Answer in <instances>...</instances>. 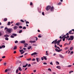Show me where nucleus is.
Segmentation results:
<instances>
[{"label": "nucleus", "mask_w": 74, "mask_h": 74, "mask_svg": "<svg viewBox=\"0 0 74 74\" xmlns=\"http://www.w3.org/2000/svg\"><path fill=\"white\" fill-rule=\"evenodd\" d=\"M50 11H51L53 12V11H54V8L53 7H51L50 8Z\"/></svg>", "instance_id": "39448f33"}, {"label": "nucleus", "mask_w": 74, "mask_h": 74, "mask_svg": "<svg viewBox=\"0 0 74 74\" xmlns=\"http://www.w3.org/2000/svg\"><path fill=\"white\" fill-rule=\"evenodd\" d=\"M29 22L28 21H26V24H29Z\"/></svg>", "instance_id": "a19ab883"}, {"label": "nucleus", "mask_w": 74, "mask_h": 74, "mask_svg": "<svg viewBox=\"0 0 74 74\" xmlns=\"http://www.w3.org/2000/svg\"><path fill=\"white\" fill-rule=\"evenodd\" d=\"M66 35H64V36H63L62 37H63L64 38H66Z\"/></svg>", "instance_id": "e433bc0d"}, {"label": "nucleus", "mask_w": 74, "mask_h": 74, "mask_svg": "<svg viewBox=\"0 0 74 74\" xmlns=\"http://www.w3.org/2000/svg\"><path fill=\"white\" fill-rule=\"evenodd\" d=\"M46 55H47V56H48V51H46Z\"/></svg>", "instance_id": "a878e982"}, {"label": "nucleus", "mask_w": 74, "mask_h": 74, "mask_svg": "<svg viewBox=\"0 0 74 74\" xmlns=\"http://www.w3.org/2000/svg\"><path fill=\"white\" fill-rule=\"evenodd\" d=\"M10 23H11L10 22V21L8 22L7 23V25L8 26H10V25H11L10 24Z\"/></svg>", "instance_id": "ddd939ff"}, {"label": "nucleus", "mask_w": 74, "mask_h": 74, "mask_svg": "<svg viewBox=\"0 0 74 74\" xmlns=\"http://www.w3.org/2000/svg\"><path fill=\"white\" fill-rule=\"evenodd\" d=\"M48 70H49V71H51V69L50 68L48 69Z\"/></svg>", "instance_id": "864d4df0"}, {"label": "nucleus", "mask_w": 74, "mask_h": 74, "mask_svg": "<svg viewBox=\"0 0 74 74\" xmlns=\"http://www.w3.org/2000/svg\"><path fill=\"white\" fill-rule=\"evenodd\" d=\"M30 42H31V43H34L36 42V41H32L31 40L30 41Z\"/></svg>", "instance_id": "4468645a"}, {"label": "nucleus", "mask_w": 74, "mask_h": 74, "mask_svg": "<svg viewBox=\"0 0 74 74\" xmlns=\"http://www.w3.org/2000/svg\"><path fill=\"white\" fill-rule=\"evenodd\" d=\"M60 56L61 58H64V57L62 56V55H60Z\"/></svg>", "instance_id": "a211bd4d"}, {"label": "nucleus", "mask_w": 74, "mask_h": 74, "mask_svg": "<svg viewBox=\"0 0 74 74\" xmlns=\"http://www.w3.org/2000/svg\"><path fill=\"white\" fill-rule=\"evenodd\" d=\"M4 21H5V22L6 21H7V18H4Z\"/></svg>", "instance_id": "5701e85b"}, {"label": "nucleus", "mask_w": 74, "mask_h": 74, "mask_svg": "<svg viewBox=\"0 0 74 74\" xmlns=\"http://www.w3.org/2000/svg\"><path fill=\"white\" fill-rule=\"evenodd\" d=\"M56 64L58 65V64H59V62H58L57 61L56 62Z\"/></svg>", "instance_id": "bb28decb"}, {"label": "nucleus", "mask_w": 74, "mask_h": 74, "mask_svg": "<svg viewBox=\"0 0 74 74\" xmlns=\"http://www.w3.org/2000/svg\"><path fill=\"white\" fill-rule=\"evenodd\" d=\"M32 60V61H34L36 60V59H34V58H33V59Z\"/></svg>", "instance_id": "bf43d9fd"}, {"label": "nucleus", "mask_w": 74, "mask_h": 74, "mask_svg": "<svg viewBox=\"0 0 74 74\" xmlns=\"http://www.w3.org/2000/svg\"><path fill=\"white\" fill-rule=\"evenodd\" d=\"M23 57V56L22 55L19 57V58H22Z\"/></svg>", "instance_id": "e2e57ef3"}, {"label": "nucleus", "mask_w": 74, "mask_h": 74, "mask_svg": "<svg viewBox=\"0 0 74 74\" xmlns=\"http://www.w3.org/2000/svg\"><path fill=\"white\" fill-rule=\"evenodd\" d=\"M27 65H28V64H27L26 65L23 66V67H26L27 66Z\"/></svg>", "instance_id": "aec40b11"}, {"label": "nucleus", "mask_w": 74, "mask_h": 74, "mask_svg": "<svg viewBox=\"0 0 74 74\" xmlns=\"http://www.w3.org/2000/svg\"><path fill=\"white\" fill-rule=\"evenodd\" d=\"M5 45H3L2 46V48H5Z\"/></svg>", "instance_id": "72a5a7b5"}, {"label": "nucleus", "mask_w": 74, "mask_h": 74, "mask_svg": "<svg viewBox=\"0 0 74 74\" xmlns=\"http://www.w3.org/2000/svg\"><path fill=\"white\" fill-rule=\"evenodd\" d=\"M30 5H33V3H32V2H31L30 3Z\"/></svg>", "instance_id": "de8ad7c7"}, {"label": "nucleus", "mask_w": 74, "mask_h": 74, "mask_svg": "<svg viewBox=\"0 0 74 74\" xmlns=\"http://www.w3.org/2000/svg\"><path fill=\"white\" fill-rule=\"evenodd\" d=\"M73 71H70L69 72V74H71V73H73Z\"/></svg>", "instance_id": "f704fd0d"}, {"label": "nucleus", "mask_w": 74, "mask_h": 74, "mask_svg": "<svg viewBox=\"0 0 74 74\" xmlns=\"http://www.w3.org/2000/svg\"><path fill=\"white\" fill-rule=\"evenodd\" d=\"M74 39V36H70V38H69L68 39V41H70V40H73Z\"/></svg>", "instance_id": "7ed1b4c3"}, {"label": "nucleus", "mask_w": 74, "mask_h": 74, "mask_svg": "<svg viewBox=\"0 0 74 74\" xmlns=\"http://www.w3.org/2000/svg\"><path fill=\"white\" fill-rule=\"evenodd\" d=\"M51 6L50 5H48L47 6V7L46 8V11H48L49 9L51 8Z\"/></svg>", "instance_id": "20e7f679"}, {"label": "nucleus", "mask_w": 74, "mask_h": 74, "mask_svg": "<svg viewBox=\"0 0 74 74\" xmlns=\"http://www.w3.org/2000/svg\"><path fill=\"white\" fill-rule=\"evenodd\" d=\"M7 70H8V71H10V70H11V69H7Z\"/></svg>", "instance_id": "338daca9"}, {"label": "nucleus", "mask_w": 74, "mask_h": 74, "mask_svg": "<svg viewBox=\"0 0 74 74\" xmlns=\"http://www.w3.org/2000/svg\"><path fill=\"white\" fill-rule=\"evenodd\" d=\"M19 28H20V29H22V26H20L19 27Z\"/></svg>", "instance_id": "79ce46f5"}, {"label": "nucleus", "mask_w": 74, "mask_h": 74, "mask_svg": "<svg viewBox=\"0 0 74 74\" xmlns=\"http://www.w3.org/2000/svg\"><path fill=\"white\" fill-rule=\"evenodd\" d=\"M50 64H51V65H53V63H52V62H51L50 63Z\"/></svg>", "instance_id": "603ef678"}, {"label": "nucleus", "mask_w": 74, "mask_h": 74, "mask_svg": "<svg viewBox=\"0 0 74 74\" xmlns=\"http://www.w3.org/2000/svg\"><path fill=\"white\" fill-rule=\"evenodd\" d=\"M31 48H32V46H29L28 47L27 49H31Z\"/></svg>", "instance_id": "6ab92c4d"}, {"label": "nucleus", "mask_w": 74, "mask_h": 74, "mask_svg": "<svg viewBox=\"0 0 74 74\" xmlns=\"http://www.w3.org/2000/svg\"><path fill=\"white\" fill-rule=\"evenodd\" d=\"M5 58V56H3L2 57V58H3V59H4V58Z\"/></svg>", "instance_id": "680f3d73"}, {"label": "nucleus", "mask_w": 74, "mask_h": 74, "mask_svg": "<svg viewBox=\"0 0 74 74\" xmlns=\"http://www.w3.org/2000/svg\"><path fill=\"white\" fill-rule=\"evenodd\" d=\"M61 4H62L61 2H59L58 4V5H61Z\"/></svg>", "instance_id": "c9c22d12"}, {"label": "nucleus", "mask_w": 74, "mask_h": 74, "mask_svg": "<svg viewBox=\"0 0 74 74\" xmlns=\"http://www.w3.org/2000/svg\"><path fill=\"white\" fill-rule=\"evenodd\" d=\"M4 36L5 37H9V36L7 34H6L4 35Z\"/></svg>", "instance_id": "0eeeda50"}, {"label": "nucleus", "mask_w": 74, "mask_h": 74, "mask_svg": "<svg viewBox=\"0 0 74 74\" xmlns=\"http://www.w3.org/2000/svg\"><path fill=\"white\" fill-rule=\"evenodd\" d=\"M36 59L37 62H39L38 60H39V58H36Z\"/></svg>", "instance_id": "cd10ccee"}, {"label": "nucleus", "mask_w": 74, "mask_h": 74, "mask_svg": "<svg viewBox=\"0 0 74 74\" xmlns=\"http://www.w3.org/2000/svg\"><path fill=\"white\" fill-rule=\"evenodd\" d=\"M23 51V50L22 49V50H19V51H20V52H22Z\"/></svg>", "instance_id": "49530a36"}, {"label": "nucleus", "mask_w": 74, "mask_h": 74, "mask_svg": "<svg viewBox=\"0 0 74 74\" xmlns=\"http://www.w3.org/2000/svg\"><path fill=\"white\" fill-rule=\"evenodd\" d=\"M9 28H7V27H5V30H8V29Z\"/></svg>", "instance_id": "3c124183"}, {"label": "nucleus", "mask_w": 74, "mask_h": 74, "mask_svg": "<svg viewBox=\"0 0 74 74\" xmlns=\"http://www.w3.org/2000/svg\"><path fill=\"white\" fill-rule=\"evenodd\" d=\"M22 32V30H20L19 31V33H21Z\"/></svg>", "instance_id": "2f4dec72"}, {"label": "nucleus", "mask_w": 74, "mask_h": 74, "mask_svg": "<svg viewBox=\"0 0 74 74\" xmlns=\"http://www.w3.org/2000/svg\"><path fill=\"white\" fill-rule=\"evenodd\" d=\"M18 70H19V71H21L22 70V69H21V67H19L18 68Z\"/></svg>", "instance_id": "f8f14e48"}, {"label": "nucleus", "mask_w": 74, "mask_h": 74, "mask_svg": "<svg viewBox=\"0 0 74 74\" xmlns=\"http://www.w3.org/2000/svg\"><path fill=\"white\" fill-rule=\"evenodd\" d=\"M18 41L17 40H16L15 42V43H18Z\"/></svg>", "instance_id": "09e8293b"}, {"label": "nucleus", "mask_w": 74, "mask_h": 74, "mask_svg": "<svg viewBox=\"0 0 74 74\" xmlns=\"http://www.w3.org/2000/svg\"><path fill=\"white\" fill-rule=\"evenodd\" d=\"M18 27V26H15L14 27L13 29H14V30H16V29H17Z\"/></svg>", "instance_id": "1a4fd4ad"}, {"label": "nucleus", "mask_w": 74, "mask_h": 74, "mask_svg": "<svg viewBox=\"0 0 74 74\" xmlns=\"http://www.w3.org/2000/svg\"><path fill=\"white\" fill-rule=\"evenodd\" d=\"M12 32V28H9L8 30H6L5 33L6 34H8L9 33H11Z\"/></svg>", "instance_id": "f03ea898"}, {"label": "nucleus", "mask_w": 74, "mask_h": 74, "mask_svg": "<svg viewBox=\"0 0 74 74\" xmlns=\"http://www.w3.org/2000/svg\"><path fill=\"white\" fill-rule=\"evenodd\" d=\"M54 47H55V48H57V46H56V45H55L54 46Z\"/></svg>", "instance_id": "0e129e2a"}, {"label": "nucleus", "mask_w": 74, "mask_h": 74, "mask_svg": "<svg viewBox=\"0 0 74 74\" xmlns=\"http://www.w3.org/2000/svg\"><path fill=\"white\" fill-rule=\"evenodd\" d=\"M38 37L39 38H41V36L40 35H39V36H38Z\"/></svg>", "instance_id": "13d9d810"}, {"label": "nucleus", "mask_w": 74, "mask_h": 74, "mask_svg": "<svg viewBox=\"0 0 74 74\" xmlns=\"http://www.w3.org/2000/svg\"><path fill=\"white\" fill-rule=\"evenodd\" d=\"M26 29V27H24L23 28V29Z\"/></svg>", "instance_id": "c756f323"}, {"label": "nucleus", "mask_w": 74, "mask_h": 74, "mask_svg": "<svg viewBox=\"0 0 74 74\" xmlns=\"http://www.w3.org/2000/svg\"><path fill=\"white\" fill-rule=\"evenodd\" d=\"M52 74H56V73H55V72H53Z\"/></svg>", "instance_id": "774afa93"}, {"label": "nucleus", "mask_w": 74, "mask_h": 74, "mask_svg": "<svg viewBox=\"0 0 74 74\" xmlns=\"http://www.w3.org/2000/svg\"><path fill=\"white\" fill-rule=\"evenodd\" d=\"M20 24H21V23L18 22L17 23H16V26H19V25H20Z\"/></svg>", "instance_id": "9d476101"}, {"label": "nucleus", "mask_w": 74, "mask_h": 74, "mask_svg": "<svg viewBox=\"0 0 74 74\" xmlns=\"http://www.w3.org/2000/svg\"><path fill=\"white\" fill-rule=\"evenodd\" d=\"M25 45H28V44L27 43H24Z\"/></svg>", "instance_id": "8fccbe9b"}, {"label": "nucleus", "mask_w": 74, "mask_h": 74, "mask_svg": "<svg viewBox=\"0 0 74 74\" xmlns=\"http://www.w3.org/2000/svg\"><path fill=\"white\" fill-rule=\"evenodd\" d=\"M30 66H31V64H28V67H30Z\"/></svg>", "instance_id": "6e6d98bb"}, {"label": "nucleus", "mask_w": 74, "mask_h": 74, "mask_svg": "<svg viewBox=\"0 0 74 74\" xmlns=\"http://www.w3.org/2000/svg\"><path fill=\"white\" fill-rule=\"evenodd\" d=\"M72 49H73V47H71V48H70V50L71 51Z\"/></svg>", "instance_id": "5fc2aeb1"}, {"label": "nucleus", "mask_w": 74, "mask_h": 74, "mask_svg": "<svg viewBox=\"0 0 74 74\" xmlns=\"http://www.w3.org/2000/svg\"><path fill=\"white\" fill-rule=\"evenodd\" d=\"M36 62H33L32 63V65H33V64H36Z\"/></svg>", "instance_id": "393cba45"}, {"label": "nucleus", "mask_w": 74, "mask_h": 74, "mask_svg": "<svg viewBox=\"0 0 74 74\" xmlns=\"http://www.w3.org/2000/svg\"><path fill=\"white\" fill-rule=\"evenodd\" d=\"M16 73H18V69H17L16 71Z\"/></svg>", "instance_id": "7c9ffc66"}, {"label": "nucleus", "mask_w": 74, "mask_h": 74, "mask_svg": "<svg viewBox=\"0 0 74 74\" xmlns=\"http://www.w3.org/2000/svg\"><path fill=\"white\" fill-rule=\"evenodd\" d=\"M44 58H43V57H42L41 58V59L42 60H44Z\"/></svg>", "instance_id": "a18cd8bd"}, {"label": "nucleus", "mask_w": 74, "mask_h": 74, "mask_svg": "<svg viewBox=\"0 0 74 74\" xmlns=\"http://www.w3.org/2000/svg\"><path fill=\"white\" fill-rule=\"evenodd\" d=\"M17 48L16 46H15L13 48V49L15 50V49H16Z\"/></svg>", "instance_id": "412c9836"}, {"label": "nucleus", "mask_w": 74, "mask_h": 74, "mask_svg": "<svg viewBox=\"0 0 74 74\" xmlns=\"http://www.w3.org/2000/svg\"><path fill=\"white\" fill-rule=\"evenodd\" d=\"M55 50L56 51V52H61V50H59L57 48L55 49Z\"/></svg>", "instance_id": "423d86ee"}, {"label": "nucleus", "mask_w": 74, "mask_h": 74, "mask_svg": "<svg viewBox=\"0 0 74 74\" xmlns=\"http://www.w3.org/2000/svg\"><path fill=\"white\" fill-rule=\"evenodd\" d=\"M43 58H44V59H45V60H47V56H43Z\"/></svg>", "instance_id": "9b49d317"}, {"label": "nucleus", "mask_w": 74, "mask_h": 74, "mask_svg": "<svg viewBox=\"0 0 74 74\" xmlns=\"http://www.w3.org/2000/svg\"><path fill=\"white\" fill-rule=\"evenodd\" d=\"M67 67H71V65H69L67 66Z\"/></svg>", "instance_id": "58836bf2"}, {"label": "nucleus", "mask_w": 74, "mask_h": 74, "mask_svg": "<svg viewBox=\"0 0 74 74\" xmlns=\"http://www.w3.org/2000/svg\"><path fill=\"white\" fill-rule=\"evenodd\" d=\"M71 32H72V30H70V31H69V34H71Z\"/></svg>", "instance_id": "c85d7f7f"}, {"label": "nucleus", "mask_w": 74, "mask_h": 74, "mask_svg": "<svg viewBox=\"0 0 74 74\" xmlns=\"http://www.w3.org/2000/svg\"><path fill=\"white\" fill-rule=\"evenodd\" d=\"M20 42L21 43V44H24V43H25V41L23 40L21 41Z\"/></svg>", "instance_id": "6e6552de"}, {"label": "nucleus", "mask_w": 74, "mask_h": 74, "mask_svg": "<svg viewBox=\"0 0 74 74\" xmlns=\"http://www.w3.org/2000/svg\"><path fill=\"white\" fill-rule=\"evenodd\" d=\"M12 36H15V37H16V36L17 34H12Z\"/></svg>", "instance_id": "dca6fc26"}, {"label": "nucleus", "mask_w": 74, "mask_h": 74, "mask_svg": "<svg viewBox=\"0 0 74 74\" xmlns=\"http://www.w3.org/2000/svg\"><path fill=\"white\" fill-rule=\"evenodd\" d=\"M42 15H43L44 16L45 14H44V12H42Z\"/></svg>", "instance_id": "c03bdc74"}, {"label": "nucleus", "mask_w": 74, "mask_h": 74, "mask_svg": "<svg viewBox=\"0 0 74 74\" xmlns=\"http://www.w3.org/2000/svg\"><path fill=\"white\" fill-rule=\"evenodd\" d=\"M43 64H45V65H47V63H46V62L43 63Z\"/></svg>", "instance_id": "37998d69"}, {"label": "nucleus", "mask_w": 74, "mask_h": 74, "mask_svg": "<svg viewBox=\"0 0 74 74\" xmlns=\"http://www.w3.org/2000/svg\"><path fill=\"white\" fill-rule=\"evenodd\" d=\"M56 68L58 69H61V67L60 66H56Z\"/></svg>", "instance_id": "f3484780"}, {"label": "nucleus", "mask_w": 74, "mask_h": 74, "mask_svg": "<svg viewBox=\"0 0 74 74\" xmlns=\"http://www.w3.org/2000/svg\"><path fill=\"white\" fill-rule=\"evenodd\" d=\"M7 71H8L7 69H6V70H5V73H6V72H7Z\"/></svg>", "instance_id": "4d7b16f0"}, {"label": "nucleus", "mask_w": 74, "mask_h": 74, "mask_svg": "<svg viewBox=\"0 0 74 74\" xmlns=\"http://www.w3.org/2000/svg\"><path fill=\"white\" fill-rule=\"evenodd\" d=\"M66 38H63V37H62V40L63 41H65V39Z\"/></svg>", "instance_id": "4be33fe9"}, {"label": "nucleus", "mask_w": 74, "mask_h": 74, "mask_svg": "<svg viewBox=\"0 0 74 74\" xmlns=\"http://www.w3.org/2000/svg\"><path fill=\"white\" fill-rule=\"evenodd\" d=\"M16 53V51H14V53Z\"/></svg>", "instance_id": "69168bd1"}, {"label": "nucleus", "mask_w": 74, "mask_h": 74, "mask_svg": "<svg viewBox=\"0 0 74 74\" xmlns=\"http://www.w3.org/2000/svg\"><path fill=\"white\" fill-rule=\"evenodd\" d=\"M37 55V53L35 52L31 54V55Z\"/></svg>", "instance_id": "2eb2a0df"}, {"label": "nucleus", "mask_w": 74, "mask_h": 74, "mask_svg": "<svg viewBox=\"0 0 74 74\" xmlns=\"http://www.w3.org/2000/svg\"><path fill=\"white\" fill-rule=\"evenodd\" d=\"M20 21H21V22H23V23H24V22H25V21H23V20H20Z\"/></svg>", "instance_id": "4c0bfd02"}, {"label": "nucleus", "mask_w": 74, "mask_h": 74, "mask_svg": "<svg viewBox=\"0 0 74 74\" xmlns=\"http://www.w3.org/2000/svg\"><path fill=\"white\" fill-rule=\"evenodd\" d=\"M58 39H56L55 40L53 41L51 43V44H54L55 45H56L57 44V45L60 46V42L61 41L62 39L58 40Z\"/></svg>", "instance_id": "f257e3e1"}, {"label": "nucleus", "mask_w": 74, "mask_h": 74, "mask_svg": "<svg viewBox=\"0 0 74 74\" xmlns=\"http://www.w3.org/2000/svg\"><path fill=\"white\" fill-rule=\"evenodd\" d=\"M73 51H71L70 53V54L73 53Z\"/></svg>", "instance_id": "052dcab7"}, {"label": "nucleus", "mask_w": 74, "mask_h": 74, "mask_svg": "<svg viewBox=\"0 0 74 74\" xmlns=\"http://www.w3.org/2000/svg\"><path fill=\"white\" fill-rule=\"evenodd\" d=\"M11 38H14V36L13 35H12L10 36Z\"/></svg>", "instance_id": "ea45409f"}, {"label": "nucleus", "mask_w": 74, "mask_h": 74, "mask_svg": "<svg viewBox=\"0 0 74 74\" xmlns=\"http://www.w3.org/2000/svg\"><path fill=\"white\" fill-rule=\"evenodd\" d=\"M27 60H28V61H30L31 60V58H30L29 59H27Z\"/></svg>", "instance_id": "473e14b6"}, {"label": "nucleus", "mask_w": 74, "mask_h": 74, "mask_svg": "<svg viewBox=\"0 0 74 74\" xmlns=\"http://www.w3.org/2000/svg\"><path fill=\"white\" fill-rule=\"evenodd\" d=\"M5 40H7V41H8V40L9 39L8 38V37H6L5 38Z\"/></svg>", "instance_id": "b1692460"}]
</instances>
